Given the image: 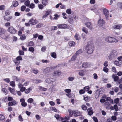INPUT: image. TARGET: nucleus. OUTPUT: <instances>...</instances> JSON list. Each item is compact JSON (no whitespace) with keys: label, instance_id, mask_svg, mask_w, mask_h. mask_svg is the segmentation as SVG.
I'll return each instance as SVG.
<instances>
[{"label":"nucleus","instance_id":"obj_1","mask_svg":"<svg viewBox=\"0 0 122 122\" xmlns=\"http://www.w3.org/2000/svg\"><path fill=\"white\" fill-rule=\"evenodd\" d=\"M94 49V47L93 42L90 41L88 42L86 48V50L87 53L90 54L92 53Z\"/></svg>","mask_w":122,"mask_h":122},{"label":"nucleus","instance_id":"obj_2","mask_svg":"<svg viewBox=\"0 0 122 122\" xmlns=\"http://www.w3.org/2000/svg\"><path fill=\"white\" fill-rule=\"evenodd\" d=\"M118 56L117 52L115 50L112 51L108 56L107 60H111L116 58Z\"/></svg>","mask_w":122,"mask_h":122},{"label":"nucleus","instance_id":"obj_3","mask_svg":"<svg viewBox=\"0 0 122 122\" xmlns=\"http://www.w3.org/2000/svg\"><path fill=\"white\" fill-rule=\"evenodd\" d=\"M105 40L107 42L110 43H117L118 41L117 39L110 36L106 37L105 39Z\"/></svg>","mask_w":122,"mask_h":122},{"label":"nucleus","instance_id":"obj_4","mask_svg":"<svg viewBox=\"0 0 122 122\" xmlns=\"http://www.w3.org/2000/svg\"><path fill=\"white\" fill-rule=\"evenodd\" d=\"M7 31L10 33L14 34L17 32L16 30L12 26H10L8 28Z\"/></svg>","mask_w":122,"mask_h":122},{"label":"nucleus","instance_id":"obj_5","mask_svg":"<svg viewBox=\"0 0 122 122\" xmlns=\"http://www.w3.org/2000/svg\"><path fill=\"white\" fill-rule=\"evenodd\" d=\"M105 23V21L103 19H100L98 21V25L99 26H102Z\"/></svg>","mask_w":122,"mask_h":122},{"label":"nucleus","instance_id":"obj_6","mask_svg":"<svg viewBox=\"0 0 122 122\" xmlns=\"http://www.w3.org/2000/svg\"><path fill=\"white\" fill-rule=\"evenodd\" d=\"M57 26L58 28L60 29H65L67 27V25L66 24H58Z\"/></svg>","mask_w":122,"mask_h":122},{"label":"nucleus","instance_id":"obj_7","mask_svg":"<svg viewBox=\"0 0 122 122\" xmlns=\"http://www.w3.org/2000/svg\"><path fill=\"white\" fill-rule=\"evenodd\" d=\"M103 14L105 15L107 19L108 18L109 12L108 10L106 8H104L103 9Z\"/></svg>","mask_w":122,"mask_h":122},{"label":"nucleus","instance_id":"obj_8","mask_svg":"<svg viewBox=\"0 0 122 122\" xmlns=\"http://www.w3.org/2000/svg\"><path fill=\"white\" fill-rule=\"evenodd\" d=\"M54 80V79L52 78H47L45 80V81L47 83L50 84H53Z\"/></svg>","mask_w":122,"mask_h":122},{"label":"nucleus","instance_id":"obj_9","mask_svg":"<svg viewBox=\"0 0 122 122\" xmlns=\"http://www.w3.org/2000/svg\"><path fill=\"white\" fill-rule=\"evenodd\" d=\"M29 22L30 24L34 25L38 23V21L37 20L33 19V18H31Z\"/></svg>","mask_w":122,"mask_h":122},{"label":"nucleus","instance_id":"obj_10","mask_svg":"<svg viewBox=\"0 0 122 122\" xmlns=\"http://www.w3.org/2000/svg\"><path fill=\"white\" fill-rule=\"evenodd\" d=\"M86 26L90 30H92L93 29L92 25L91 23L90 22H87L85 23Z\"/></svg>","mask_w":122,"mask_h":122},{"label":"nucleus","instance_id":"obj_11","mask_svg":"<svg viewBox=\"0 0 122 122\" xmlns=\"http://www.w3.org/2000/svg\"><path fill=\"white\" fill-rule=\"evenodd\" d=\"M73 114H74V116L77 117L79 116L81 114V112L77 110L74 111H72Z\"/></svg>","mask_w":122,"mask_h":122},{"label":"nucleus","instance_id":"obj_12","mask_svg":"<svg viewBox=\"0 0 122 122\" xmlns=\"http://www.w3.org/2000/svg\"><path fill=\"white\" fill-rule=\"evenodd\" d=\"M56 67V66H54L50 67H48L44 69V71L46 73L48 72L51 71L52 69L53 70V69L55 68Z\"/></svg>","mask_w":122,"mask_h":122},{"label":"nucleus","instance_id":"obj_13","mask_svg":"<svg viewBox=\"0 0 122 122\" xmlns=\"http://www.w3.org/2000/svg\"><path fill=\"white\" fill-rule=\"evenodd\" d=\"M91 66V63H90L84 62L82 65V67L84 68H88Z\"/></svg>","mask_w":122,"mask_h":122},{"label":"nucleus","instance_id":"obj_14","mask_svg":"<svg viewBox=\"0 0 122 122\" xmlns=\"http://www.w3.org/2000/svg\"><path fill=\"white\" fill-rule=\"evenodd\" d=\"M60 120H61L63 122H69L68 121H67L69 119V117L68 116H66L64 118L62 117H60Z\"/></svg>","mask_w":122,"mask_h":122},{"label":"nucleus","instance_id":"obj_15","mask_svg":"<svg viewBox=\"0 0 122 122\" xmlns=\"http://www.w3.org/2000/svg\"><path fill=\"white\" fill-rule=\"evenodd\" d=\"M51 12V10L47 11L44 15L42 16V18L43 19L48 16L50 14Z\"/></svg>","mask_w":122,"mask_h":122},{"label":"nucleus","instance_id":"obj_16","mask_svg":"<svg viewBox=\"0 0 122 122\" xmlns=\"http://www.w3.org/2000/svg\"><path fill=\"white\" fill-rule=\"evenodd\" d=\"M112 28L115 29H120L121 27V24L115 25L113 26Z\"/></svg>","mask_w":122,"mask_h":122},{"label":"nucleus","instance_id":"obj_17","mask_svg":"<svg viewBox=\"0 0 122 122\" xmlns=\"http://www.w3.org/2000/svg\"><path fill=\"white\" fill-rule=\"evenodd\" d=\"M75 17L76 16H73V17H70L68 20L69 22L71 24H72L74 22L73 19H75Z\"/></svg>","mask_w":122,"mask_h":122},{"label":"nucleus","instance_id":"obj_18","mask_svg":"<svg viewBox=\"0 0 122 122\" xmlns=\"http://www.w3.org/2000/svg\"><path fill=\"white\" fill-rule=\"evenodd\" d=\"M85 70H81L79 71L78 73L79 75L81 76H83L84 75V72H85Z\"/></svg>","mask_w":122,"mask_h":122},{"label":"nucleus","instance_id":"obj_19","mask_svg":"<svg viewBox=\"0 0 122 122\" xmlns=\"http://www.w3.org/2000/svg\"><path fill=\"white\" fill-rule=\"evenodd\" d=\"M112 77L114 79V81L116 82L119 79V77L117 76L116 74H113L112 76Z\"/></svg>","mask_w":122,"mask_h":122},{"label":"nucleus","instance_id":"obj_20","mask_svg":"<svg viewBox=\"0 0 122 122\" xmlns=\"http://www.w3.org/2000/svg\"><path fill=\"white\" fill-rule=\"evenodd\" d=\"M6 30L3 28L0 27V35H1L5 33Z\"/></svg>","mask_w":122,"mask_h":122},{"label":"nucleus","instance_id":"obj_21","mask_svg":"<svg viewBox=\"0 0 122 122\" xmlns=\"http://www.w3.org/2000/svg\"><path fill=\"white\" fill-rule=\"evenodd\" d=\"M87 111L88 112V114L89 115H92L93 113V112L92 111V107H90L87 110Z\"/></svg>","mask_w":122,"mask_h":122},{"label":"nucleus","instance_id":"obj_22","mask_svg":"<svg viewBox=\"0 0 122 122\" xmlns=\"http://www.w3.org/2000/svg\"><path fill=\"white\" fill-rule=\"evenodd\" d=\"M8 90L12 94L15 95L16 92L14 90V89L11 88V87H9L8 88Z\"/></svg>","mask_w":122,"mask_h":122},{"label":"nucleus","instance_id":"obj_23","mask_svg":"<svg viewBox=\"0 0 122 122\" xmlns=\"http://www.w3.org/2000/svg\"><path fill=\"white\" fill-rule=\"evenodd\" d=\"M12 77L13 80L15 81H16L19 82L20 80V79L18 78L17 76H13Z\"/></svg>","mask_w":122,"mask_h":122},{"label":"nucleus","instance_id":"obj_24","mask_svg":"<svg viewBox=\"0 0 122 122\" xmlns=\"http://www.w3.org/2000/svg\"><path fill=\"white\" fill-rule=\"evenodd\" d=\"M102 88H100L97 91L96 93L99 92V94L97 96L96 95H95V97L96 98H97L98 97H99V94H102V93L101 92V91L102 90Z\"/></svg>","mask_w":122,"mask_h":122},{"label":"nucleus","instance_id":"obj_25","mask_svg":"<svg viewBox=\"0 0 122 122\" xmlns=\"http://www.w3.org/2000/svg\"><path fill=\"white\" fill-rule=\"evenodd\" d=\"M54 76H59L61 75V72L60 71H56L54 72Z\"/></svg>","mask_w":122,"mask_h":122},{"label":"nucleus","instance_id":"obj_26","mask_svg":"<svg viewBox=\"0 0 122 122\" xmlns=\"http://www.w3.org/2000/svg\"><path fill=\"white\" fill-rule=\"evenodd\" d=\"M50 109L51 110L54 111V112H59V111L55 107H50Z\"/></svg>","mask_w":122,"mask_h":122},{"label":"nucleus","instance_id":"obj_27","mask_svg":"<svg viewBox=\"0 0 122 122\" xmlns=\"http://www.w3.org/2000/svg\"><path fill=\"white\" fill-rule=\"evenodd\" d=\"M83 97L84 100L86 102H87L89 101L90 97H89L85 95H84Z\"/></svg>","mask_w":122,"mask_h":122},{"label":"nucleus","instance_id":"obj_28","mask_svg":"<svg viewBox=\"0 0 122 122\" xmlns=\"http://www.w3.org/2000/svg\"><path fill=\"white\" fill-rule=\"evenodd\" d=\"M18 5V2L16 1H13L12 2V5L13 6L15 7H16Z\"/></svg>","mask_w":122,"mask_h":122},{"label":"nucleus","instance_id":"obj_29","mask_svg":"<svg viewBox=\"0 0 122 122\" xmlns=\"http://www.w3.org/2000/svg\"><path fill=\"white\" fill-rule=\"evenodd\" d=\"M122 63L121 62H120L118 61H115L114 62V64L117 66H121V64Z\"/></svg>","mask_w":122,"mask_h":122},{"label":"nucleus","instance_id":"obj_30","mask_svg":"<svg viewBox=\"0 0 122 122\" xmlns=\"http://www.w3.org/2000/svg\"><path fill=\"white\" fill-rule=\"evenodd\" d=\"M13 61L14 63L16 65H18L20 63V61L18 60H17L15 59Z\"/></svg>","mask_w":122,"mask_h":122},{"label":"nucleus","instance_id":"obj_31","mask_svg":"<svg viewBox=\"0 0 122 122\" xmlns=\"http://www.w3.org/2000/svg\"><path fill=\"white\" fill-rule=\"evenodd\" d=\"M1 90L5 95L7 94L8 93V91L5 88H2Z\"/></svg>","mask_w":122,"mask_h":122},{"label":"nucleus","instance_id":"obj_32","mask_svg":"<svg viewBox=\"0 0 122 122\" xmlns=\"http://www.w3.org/2000/svg\"><path fill=\"white\" fill-rule=\"evenodd\" d=\"M31 90L32 89L31 88L29 87L26 89H25V92L26 94H28L31 91Z\"/></svg>","mask_w":122,"mask_h":122},{"label":"nucleus","instance_id":"obj_33","mask_svg":"<svg viewBox=\"0 0 122 122\" xmlns=\"http://www.w3.org/2000/svg\"><path fill=\"white\" fill-rule=\"evenodd\" d=\"M82 52V51L81 49H80L77 51L75 54L77 56H78V55Z\"/></svg>","mask_w":122,"mask_h":122},{"label":"nucleus","instance_id":"obj_34","mask_svg":"<svg viewBox=\"0 0 122 122\" xmlns=\"http://www.w3.org/2000/svg\"><path fill=\"white\" fill-rule=\"evenodd\" d=\"M26 37L25 35H23L20 36V39L21 40H24L26 39Z\"/></svg>","mask_w":122,"mask_h":122},{"label":"nucleus","instance_id":"obj_35","mask_svg":"<svg viewBox=\"0 0 122 122\" xmlns=\"http://www.w3.org/2000/svg\"><path fill=\"white\" fill-rule=\"evenodd\" d=\"M77 56L75 54H74L72 56L71 59V60L72 61H74L76 59L77 57Z\"/></svg>","mask_w":122,"mask_h":122},{"label":"nucleus","instance_id":"obj_36","mask_svg":"<svg viewBox=\"0 0 122 122\" xmlns=\"http://www.w3.org/2000/svg\"><path fill=\"white\" fill-rule=\"evenodd\" d=\"M68 44L70 46H72L74 45L75 43L73 41H70L69 42Z\"/></svg>","mask_w":122,"mask_h":122},{"label":"nucleus","instance_id":"obj_37","mask_svg":"<svg viewBox=\"0 0 122 122\" xmlns=\"http://www.w3.org/2000/svg\"><path fill=\"white\" fill-rule=\"evenodd\" d=\"M42 82L43 81L42 80H33V82L36 83Z\"/></svg>","mask_w":122,"mask_h":122},{"label":"nucleus","instance_id":"obj_38","mask_svg":"<svg viewBox=\"0 0 122 122\" xmlns=\"http://www.w3.org/2000/svg\"><path fill=\"white\" fill-rule=\"evenodd\" d=\"M82 30L86 34H87L88 33V30L85 27H84L83 28Z\"/></svg>","mask_w":122,"mask_h":122},{"label":"nucleus","instance_id":"obj_39","mask_svg":"<svg viewBox=\"0 0 122 122\" xmlns=\"http://www.w3.org/2000/svg\"><path fill=\"white\" fill-rule=\"evenodd\" d=\"M42 3L44 5H46L47 4L48 2L47 0H42Z\"/></svg>","mask_w":122,"mask_h":122},{"label":"nucleus","instance_id":"obj_40","mask_svg":"<svg viewBox=\"0 0 122 122\" xmlns=\"http://www.w3.org/2000/svg\"><path fill=\"white\" fill-rule=\"evenodd\" d=\"M34 44V43L33 42L30 41L28 43L27 45L28 46H32Z\"/></svg>","mask_w":122,"mask_h":122},{"label":"nucleus","instance_id":"obj_41","mask_svg":"<svg viewBox=\"0 0 122 122\" xmlns=\"http://www.w3.org/2000/svg\"><path fill=\"white\" fill-rule=\"evenodd\" d=\"M34 100L32 98H29L27 100V102L29 103H32L33 102Z\"/></svg>","mask_w":122,"mask_h":122},{"label":"nucleus","instance_id":"obj_42","mask_svg":"<svg viewBox=\"0 0 122 122\" xmlns=\"http://www.w3.org/2000/svg\"><path fill=\"white\" fill-rule=\"evenodd\" d=\"M18 120L19 121L22 122L23 120V119L22 118V116L21 115H19L18 117Z\"/></svg>","mask_w":122,"mask_h":122},{"label":"nucleus","instance_id":"obj_43","mask_svg":"<svg viewBox=\"0 0 122 122\" xmlns=\"http://www.w3.org/2000/svg\"><path fill=\"white\" fill-rule=\"evenodd\" d=\"M39 88L40 90L42 91H46L47 90V89L46 88L40 86H39Z\"/></svg>","mask_w":122,"mask_h":122},{"label":"nucleus","instance_id":"obj_44","mask_svg":"<svg viewBox=\"0 0 122 122\" xmlns=\"http://www.w3.org/2000/svg\"><path fill=\"white\" fill-rule=\"evenodd\" d=\"M28 50L30 52H31L32 53H33L34 51V49L33 47H31L29 48Z\"/></svg>","mask_w":122,"mask_h":122},{"label":"nucleus","instance_id":"obj_45","mask_svg":"<svg viewBox=\"0 0 122 122\" xmlns=\"http://www.w3.org/2000/svg\"><path fill=\"white\" fill-rule=\"evenodd\" d=\"M51 56L53 57L54 58H56V54L55 52L52 53Z\"/></svg>","mask_w":122,"mask_h":122},{"label":"nucleus","instance_id":"obj_46","mask_svg":"<svg viewBox=\"0 0 122 122\" xmlns=\"http://www.w3.org/2000/svg\"><path fill=\"white\" fill-rule=\"evenodd\" d=\"M66 12L69 14H71V10L70 9H68L66 10Z\"/></svg>","mask_w":122,"mask_h":122},{"label":"nucleus","instance_id":"obj_47","mask_svg":"<svg viewBox=\"0 0 122 122\" xmlns=\"http://www.w3.org/2000/svg\"><path fill=\"white\" fill-rule=\"evenodd\" d=\"M82 36L84 40L85 41L86 39V35L84 34L83 33L82 34Z\"/></svg>","mask_w":122,"mask_h":122},{"label":"nucleus","instance_id":"obj_48","mask_svg":"<svg viewBox=\"0 0 122 122\" xmlns=\"http://www.w3.org/2000/svg\"><path fill=\"white\" fill-rule=\"evenodd\" d=\"M15 59L20 61V60H22V56L20 55L17 57Z\"/></svg>","mask_w":122,"mask_h":122},{"label":"nucleus","instance_id":"obj_49","mask_svg":"<svg viewBox=\"0 0 122 122\" xmlns=\"http://www.w3.org/2000/svg\"><path fill=\"white\" fill-rule=\"evenodd\" d=\"M30 1L29 0H27L24 3L25 5L27 6H28L29 5Z\"/></svg>","mask_w":122,"mask_h":122},{"label":"nucleus","instance_id":"obj_50","mask_svg":"<svg viewBox=\"0 0 122 122\" xmlns=\"http://www.w3.org/2000/svg\"><path fill=\"white\" fill-rule=\"evenodd\" d=\"M54 117L56 118V119L58 120V119H60V117L59 115L58 114H56L54 115Z\"/></svg>","mask_w":122,"mask_h":122},{"label":"nucleus","instance_id":"obj_51","mask_svg":"<svg viewBox=\"0 0 122 122\" xmlns=\"http://www.w3.org/2000/svg\"><path fill=\"white\" fill-rule=\"evenodd\" d=\"M64 91L68 93V94H69L71 92V90L70 89H65Z\"/></svg>","mask_w":122,"mask_h":122},{"label":"nucleus","instance_id":"obj_52","mask_svg":"<svg viewBox=\"0 0 122 122\" xmlns=\"http://www.w3.org/2000/svg\"><path fill=\"white\" fill-rule=\"evenodd\" d=\"M18 88L20 89L21 88L23 87V85L21 83H20V82H19L18 84Z\"/></svg>","mask_w":122,"mask_h":122},{"label":"nucleus","instance_id":"obj_53","mask_svg":"<svg viewBox=\"0 0 122 122\" xmlns=\"http://www.w3.org/2000/svg\"><path fill=\"white\" fill-rule=\"evenodd\" d=\"M103 70L106 73H107L108 71V69L106 67H104L103 68Z\"/></svg>","mask_w":122,"mask_h":122},{"label":"nucleus","instance_id":"obj_54","mask_svg":"<svg viewBox=\"0 0 122 122\" xmlns=\"http://www.w3.org/2000/svg\"><path fill=\"white\" fill-rule=\"evenodd\" d=\"M19 53L20 55H23L24 54V52L21 50H19Z\"/></svg>","mask_w":122,"mask_h":122},{"label":"nucleus","instance_id":"obj_55","mask_svg":"<svg viewBox=\"0 0 122 122\" xmlns=\"http://www.w3.org/2000/svg\"><path fill=\"white\" fill-rule=\"evenodd\" d=\"M30 8L31 9H33L35 7V5L34 4L31 3L30 5H29Z\"/></svg>","mask_w":122,"mask_h":122},{"label":"nucleus","instance_id":"obj_56","mask_svg":"<svg viewBox=\"0 0 122 122\" xmlns=\"http://www.w3.org/2000/svg\"><path fill=\"white\" fill-rule=\"evenodd\" d=\"M10 84L11 86L13 87L15 86V84L14 81H11L10 83Z\"/></svg>","mask_w":122,"mask_h":122},{"label":"nucleus","instance_id":"obj_57","mask_svg":"<svg viewBox=\"0 0 122 122\" xmlns=\"http://www.w3.org/2000/svg\"><path fill=\"white\" fill-rule=\"evenodd\" d=\"M117 5L119 7L122 9V3L119 2L118 3Z\"/></svg>","mask_w":122,"mask_h":122},{"label":"nucleus","instance_id":"obj_58","mask_svg":"<svg viewBox=\"0 0 122 122\" xmlns=\"http://www.w3.org/2000/svg\"><path fill=\"white\" fill-rule=\"evenodd\" d=\"M75 78L74 77H69L68 78V79L70 81H72L74 80Z\"/></svg>","mask_w":122,"mask_h":122},{"label":"nucleus","instance_id":"obj_59","mask_svg":"<svg viewBox=\"0 0 122 122\" xmlns=\"http://www.w3.org/2000/svg\"><path fill=\"white\" fill-rule=\"evenodd\" d=\"M54 19L55 20H57L58 18L59 17V16L57 14H55L54 15Z\"/></svg>","mask_w":122,"mask_h":122},{"label":"nucleus","instance_id":"obj_60","mask_svg":"<svg viewBox=\"0 0 122 122\" xmlns=\"http://www.w3.org/2000/svg\"><path fill=\"white\" fill-rule=\"evenodd\" d=\"M26 8V7L25 6L23 5L21 6V10L22 11H24Z\"/></svg>","mask_w":122,"mask_h":122},{"label":"nucleus","instance_id":"obj_61","mask_svg":"<svg viewBox=\"0 0 122 122\" xmlns=\"http://www.w3.org/2000/svg\"><path fill=\"white\" fill-rule=\"evenodd\" d=\"M3 80L6 82L7 83H9L10 82V81L9 78H6L5 79H4Z\"/></svg>","mask_w":122,"mask_h":122},{"label":"nucleus","instance_id":"obj_62","mask_svg":"<svg viewBox=\"0 0 122 122\" xmlns=\"http://www.w3.org/2000/svg\"><path fill=\"white\" fill-rule=\"evenodd\" d=\"M89 89V86H85L84 88V90L86 91H88Z\"/></svg>","mask_w":122,"mask_h":122},{"label":"nucleus","instance_id":"obj_63","mask_svg":"<svg viewBox=\"0 0 122 122\" xmlns=\"http://www.w3.org/2000/svg\"><path fill=\"white\" fill-rule=\"evenodd\" d=\"M108 62L107 61H105L104 63V67H107L108 66Z\"/></svg>","mask_w":122,"mask_h":122},{"label":"nucleus","instance_id":"obj_64","mask_svg":"<svg viewBox=\"0 0 122 122\" xmlns=\"http://www.w3.org/2000/svg\"><path fill=\"white\" fill-rule=\"evenodd\" d=\"M81 107L83 110H86L87 109L86 106L85 105H83L81 106Z\"/></svg>","mask_w":122,"mask_h":122}]
</instances>
